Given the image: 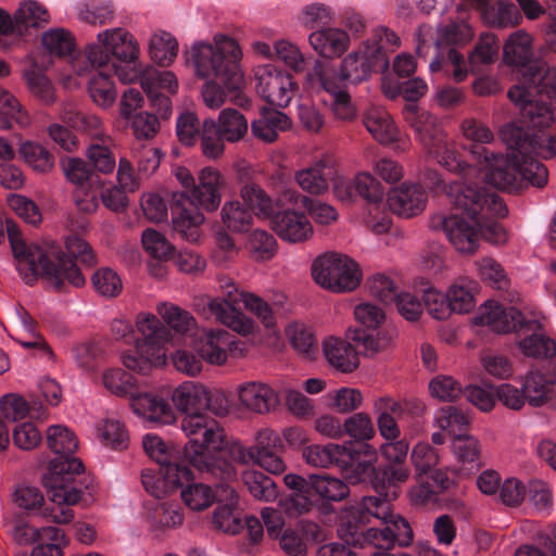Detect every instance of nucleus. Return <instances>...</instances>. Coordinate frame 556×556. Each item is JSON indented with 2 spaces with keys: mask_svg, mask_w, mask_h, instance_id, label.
<instances>
[{
  "mask_svg": "<svg viewBox=\"0 0 556 556\" xmlns=\"http://www.w3.org/2000/svg\"><path fill=\"white\" fill-rule=\"evenodd\" d=\"M166 326L152 316L144 318L148 332L141 321V374L147 365L160 367L165 365L168 343L182 342L186 348L179 349L172 359L177 370L194 376L202 368V361L220 365L227 359V351L237 349L233 336L225 330L199 329L194 318L176 305L163 303L157 307Z\"/></svg>",
  "mask_w": 556,
  "mask_h": 556,
  "instance_id": "3",
  "label": "nucleus"
},
{
  "mask_svg": "<svg viewBox=\"0 0 556 556\" xmlns=\"http://www.w3.org/2000/svg\"><path fill=\"white\" fill-rule=\"evenodd\" d=\"M135 325L126 317H117L111 323L112 338L119 343L131 345L132 349L121 353V362L126 370L110 369L103 374V384L112 393L119 396H128L135 414H139V334Z\"/></svg>",
  "mask_w": 556,
  "mask_h": 556,
  "instance_id": "16",
  "label": "nucleus"
},
{
  "mask_svg": "<svg viewBox=\"0 0 556 556\" xmlns=\"http://www.w3.org/2000/svg\"><path fill=\"white\" fill-rule=\"evenodd\" d=\"M190 444L189 440L182 450H176L156 434L148 433L143 437L141 446L144 453L160 466L155 480L141 471V484L154 497L161 498L173 488L190 480L192 468H197L191 457L186 456V447Z\"/></svg>",
  "mask_w": 556,
  "mask_h": 556,
  "instance_id": "14",
  "label": "nucleus"
},
{
  "mask_svg": "<svg viewBox=\"0 0 556 556\" xmlns=\"http://www.w3.org/2000/svg\"><path fill=\"white\" fill-rule=\"evenodd\" d=\"M291 127V121L281 111L262 106L258 117L251 122V132L254 138L264 142L273 143L278 139L280 132Z\"/></svg>",
  "mask_w": 556,
  "mask_h": 556,
  "instance_id": "29",
  "label": "nucleus"
},
{
  "mask_svg": "<svg viewBox=\"0 0 556 556\" xmlns=\"http://www.w3.org/2000/svg\"><path fill=\"white\" fill-rule=\"evenodd\" d=\"M218 296L202 295L193 301L194 309L205 318H213L241 333L250 331L251 323L244 319L243 309H249L266 328L275 325L270 306L261 298L240 291L229 278L219 280Z\"/></svg>",
  "mask_w": 556,
  "mask_h": 556,
  "instance_id": "11",
  "label": "nucleus"
},
{
  "mask_svg": "<svg viewBox=\"0 0 556 556\" xmlns=\"http://www.w3.org/2000/svg\"><path fill=\"white\" fill-rule=\"evenodd\" d=\"M42 46L51 54L65 58L72 54L75 41L72 34L63 28H54L42 35Z\"/></svg>",
  "mask_w": 556,
  "mask_h": 556,
  "instance_id": "55",
  "label": "nucleus"
},
{
  "mask_svg": "<svg viewBox=\"0 0 556 556\" xmlns=\"http://www.w3.org/2000/svg\"><path fill=\"white\" fill-rule=\"evenodd\" d=\"M175 177L186 191L173 193L170 202L173 229L187 241L197 242L200 238V226L204 222L200 208L207 212L218 208L224 180L220 173L213 167H205L200 172L198 185L186 167H178Z\"/></svg>",
  "mask_w": 556,
  "mask_h": 556,
  "instance_id": "10",
  "label": "nucleus"
},
{
  "mask_svg": "<svg viewBox=\"0 0 556 556\" xmlns=\"http://www.w3.org/2000/svg\"><path fill=\"white\" fill-rule=\"evenodd\" d=\"M60 166L66 180L75 188L89 186L92 172L87 163L79 157H67L60 162Z\"/></svg>",
  "mask_w": 556,
  "mask_h": 556,
  "instance_id": "61",
  "label": "nucleus"
},
{
  "mask_svg": "<svg viewBox=\"0 0 556 556\" xmlns=\"http://www.w3.org/2000/svg\"><path fill=\"white\" fill-rule=\"evenodd\" d=\"M22 76L26 83L27 90L39 102L46 105L55 102L56 96L54 86L36 65L23 71Z\"/></svg>",
  "mask_w": 556,
  "mask_h": 556,
  "instance_id": "42",
  "label": "nucleus"
},
{
  "mask_svg": "<svg viewBox=\"0 0 556 556\" xmlns=\"http://www.w3.org/2000/svg\"><path fill=\"white\" fill-rule=\"evenodd\" d=\"M308 41L321 56L334 58L340 56L348 49L350 39L344 30L327 26L313 31Z\"/></svg>",
  "mask_w": 556,
  "mask_h": 556,
  "instance_id": "33",
  "label": "nucleus"
},
{
  "mask_svg": "<svg viewBox=\"0 0 556 556\" xmlns=\"http://www.w3.org/2000/svg\"><path fill=\"white\" fill-rule=\"evenodd\" d=\"M412 462L415 466L418 480L425 475L437 468L439 464V454L434 447L428 443H418L412 453Z\"/></svg>",
  "mask_w": 556,
  "mask_h": 556,
  "instance_id": "64",
  "label": "nucleus"
},
{
  "mask_svg": "<svg viewBox=\"0 0 556 556\" xmlns=\"http://www.w3.org/2000/svg\"><path fill=\"white\" fill-rule=\"evenodd\" d=\"M328 67L338 74V77L342 79V86L346 87V83L358 84L365 80L372 72L387 70L389 67V60L381 45L367 42L363 50L344 58L340 71Z\"/></svg>",
  "mask_w": 556,
  "mask_h": 556,
  "instance_id": "23",
  "label": "nucleus"
},
{
  "mask_svg": "<svg viewBox=\"0 0 556 556\" xmlns=\"http://www.w3.org/2000/svg\"><path fill=\"white\" fill-rule=\"evenodd\" d=\"M224 135L217 129L214 119H205L202 125L201 149L205 156L216 159L222 155L225 144Z\"/></svg>",
  "mask_w": 556,
  "mask_h": 556,
  "instance_id": "59",
  "label": "nucleus"
},
{
  "mask_svg": "<svg viewBox=\"0 0 556 556\" xmlns=\"http://www.w3.org/2000/svg\"><path fill=\"white\" fill-rule=\"evenodd\" d=\"M340 446L334 443L308 445L303 448V457L307 464L315 467H337Z\"/></svg>",
  "mask_w": 556,
  "mask_h": 556,
  "instance_id": "58",
  "label": "nucleus"
},
{
  "mask_svg": "<svg viewBox=\"0 0 556 556\" xmlns=\"http://www.w3.org/2000/svg\"><path fill=\"white\" fill-rule=\"evenodd\" d=\"M114 146L111 137L92 142L86 150V156L93 168L104 175L112 174L116 167L115 155L112 151Z\"/></svg>",
  "mask_w": 556,
  "mask_h": 556,
  "instance_id": "44",
  "label": "nucleus"
},
{
  "mask_svg": "<svg viewBox=\"0 0 556 556\" xmlns=\"http://www.w3.org/2000/svg\"><path fill=\"white\" fill-rule=\"evenodd\" d=\"M14 339L26 349H37L49 357L53 355L50 346L37 332L36 320L27 312L20 315V329Z\"/></svg>",
  "mask_w": 556,
  "mask_h": 556,
  "instance_id": "46",
  "label": "nucleus"
},
{
  "mask_svg": "<svg viewBox=\"0 0 556 556\" xmlns=\"http://www.w3.org/2000/svg\"><path fill=\"white\" fill-rule=\"evenodd\" d=\"M503 54L504 61L517 70L518 84L507 96L521 106V121L531 126H552L556 109V67L533 58L531 38L523 31L509 36Z\"/></svg>",
  "mask_w": 556,
  "mask_h": 556,
  "instance_id": "6",
  "label": "nucleus"
},
{
  "mask_svg": "<svg viewBox=\"0 0 556 556\" xmlns=\"http://www.w3.org/2000/svg\"><path fill=\"white\" fill-rule=\"evenodd\" d=\"M390 344V337L375 339L374 332L350 327L346 340L329 338L324 342V354L328 363L342 372H352L358 367V354L374 355Z\"/></svg>",
  "mask_w": 556,
  "mask_h": 556,
  "instance_id": "18",
  "label": "nucleus"
},
{
  "mask_svg": "<svg viewBox=\"0 0 556 556\" xmlns=\"http://www.w3.org/2000/svg\"><path fill=\"white\" fill-rule=\"evenodd\" d=\"M476 283L471 280L460 279L452 285L447 291L453 313L464 314L475 306L473 289Z\"/></svg>",
  "mask_w": 556,
  "mask_h": 556,
  "instance_id": "57",
  "label": "nucleus"
},
{
  "mask_svg": "<svg viewBox=\"0 0 556 556\" xmlns=\"http://www.w3.org/2000/svg\"><path fill=\"white\" fill-rule=\"evenodd\" d=\"M84 469L78 457H54L42 477L50 501L54 504H77L81 498V482L77 477Z\"/></svg>",
  "mask_w": 556,
  "mask_h": 556,
  "instance_id": "20",
  "label": "nucleus"
},
{
  "mask_svg": "<svg viewBox=\"0 0 556 556\" xmlns=\"http://www.w3.org/2000/svg\"><path fill=\"white\" fill-rule=\"evenodd\" d=\"M217 129L229 142L241 140L248 132L249 123L242 113L235 109H224L218 118Z\"/></svg>",
  "mask_w": 556,
  "mask_h": 556,
  "instance_id": "50",
  "label": "nucleus"
},
{
  "mask_svg": "<svg viewBox=\"0 0 556 556\" xmlns=\"http://www.w3.org/2000/svg\"><path fill=\"white\" fill-rule=\"evenodd\" d=\"M554 394H556V382L540 372H530L521 390L508 383L501 384L496 389V400L511 409H520L526 401L531 406H542L544 401Z\"/></svg>",
  "mask_w": 556,
  "mask_h": 556,
  "instance_id": "22",
  "label": "nucleus"
},
{
  "mask_svg": "<svg viewBox=\"0 0 556 556\" xmlns=\"http://www.w3.org/2000/svg\"><path fill=\"white\" fill-rule=\"evenodd\" d=\"M256 91L267 103L286 108L294 96L295 84L289 73L275 64L260 65L254 72Z\"/></svg>",
  "mask_w": 556,
  "mask_h": 556,
  "instance_id": "24",
  "label": "nucleus"
},
{
  "mask_svg": "<svg viewBox=\"0 0 556 556\" xmlns=\"http://www.w3.org/2000/svg\"><path fill=\"white\" fill-rule=\"evenodd\" d=\"M446 197L450 214L433 215L430 227L442 230L457 251L475 252L480 237L494 244L506 241V232L495 219L507 214L498 194L476 182L458 180L448 186Z\"/></svg>",
  "mask_w": 556,
  "mask_h": 556,
  "instance_id": "4",
  "label": "nucleus"
},
{
  "mask_svg": "<svg viewBox=\"0 0 556 556\" xmlns=\"http://www.w3.org/2000/svg\"><path fill=\"white\" fill-rule=\"evenodd\" d=\"M91 282L94 290L108 299L117 296L123 289V283L117 273L106 267L98 269L92 275Z\"/></svg>",
  "mask_w": 556,
  "mask_h": 556,
  "instance_id": "60",
  "label": "nucleus"
},
{
  "mask_svg": "<svg viewBox=\"0 0 556 556\" xmlns=\"http://www.w3.org/2000/svg\"><path fill=\"white\" fill-rule=\"evenodd\" d=\"M175 406L186 413L180 420V429L190 439L186 447V456L216 457L229 456L242 463H255L266 471L278 475L286 470L281 454L285 443L279 434L269 429L258 431L255 445L249 448L241 443L227 440L219 424L201 410L211 408L210 392L202 386L186 381L178 386L172 395Z\"/></svg>",
  "mask_w": 556,
  "mask_h": 556,
  "instance_id": "2",
  "label": "nucleus"
},
{
  "mask_svg": "<svg viewBox=\"0 0 556 556\" xmlns=\"http://www.w3.org/2000/svg\"><path fill=\"white\" fill-rule=\"evenodd\" d=\"M354 315L356 320L361 324V326H356L355 328H359L368 332H374L375 339L388 336L390 337V341L392 340L391 334L386 331H379L377 329L386 317L384 312L377 305L371 303H362L355 307Z\"/></svg>",
  "mask_w": 556,
  "mask_h": 556,
  "instance_id": "54",
  "label": "nucleus"
},
{
  "mask_svg": "<svg viewBox=\"0 0 556 556\" xmlns=\"http://www.w3.org/2000/svg\"><path fill=\"white\" fill-rule=\"evenodd\" d=\"M49 17L47 9L39 2L24 1L14 14L16 33L22 35L28 27H41L49 22Z\"/></svg>",
  "mask_w": 556,
  "mask_h": 556,
  "instance_id": "45",
  "label": "nucleus"
},
{
  "mask_svg": "<svg viewBox=\"0 0 556 556\" xmlns=\"http://www.w3.org/2000/svg\"><path fill=\"white\" fill-rule=\"evenodd\" d=\"M366 129L383 144H390L397 138V128L390 114L382 108H370L363 117Z\"/></svg>",
  "mask_w": 556,
  "mask_h": 556,
  "instance_id": "38",
  "label": "nucleus"
},
{
  "mask_svg": "<svg viewBox=\"0 0 556 556\" xmlns=\"http://www.w3.org/2000/svg\"><path fill=\"white\" fill-rule=\"evenodd\" d=\"M500 43L492 34H482L469 54V64L473 73L480 71V66L495 62L498 54Z\"/></svg>",
  "mask_w": 556,
  "mask_h": 556,
  "instance_id": "52",
  "label": "nucleus"
},
{
  "mask_svg": "<svg viewBox=\"0 0 556 556\" xmlns=\"http://www.w3.org/2000/svg\"><path fill=\"white\" fill-rule=\"evenodd\" d=\"M241 403L249 409L263 414L279 403L278 394L267 384L249 382L239 390Z\"/></svg>",
  "mask_w": 556,
  "mask_h": 556,
  "instance_id": "35",
  "label": "nucleus"
},
{
  "mask_svg": "<svg viewBox=\"0 0 556 556\" xmlns=\"http://www.w3.org/2000/svg\"><path fill=\"white\" fill-rule=\"evenodd\" d=\"M281 200L307 208L312 217L319 224L327 225L337 219V212L331 205L314 201L292 188H286L281 191Z\"/></svg>",
  "mask_w": 556,
  "mask_h": 556,
  "instance_id": "41",
  "label": "nucleus"
},
{
  "mask_svg": "<svg viewBox=\"0 0 556 556\" xmlns=\"http://www.w3.org/2000/svg\"><path fill=\"white\" fill-rule=\"evenodd\" d=\"M148 55L160 67L170 66L178 55V41L168 31L156 30L148 42Z\"/></svg>",
  "mask_w": 556,
  "mask_h": 556,
  "instance_id": "36",
  "label": "nucleus"
},
{
  "mask_svg": "<svg viewBox=\"0 0 556 556\" xmlns=\"http://www.w3.org/2000/svg\"><path fill=\"white\" fill-rule=\"evenodd\" d=\"M466 41V34L458 25L446 26L441 35L438 46L434 47L437 52L435 59L430 63L431 72L443 71L453 77L456 83H462L468 75L465 59L454 47L441 48V42L447 46L460 45Z\"/></svg>",
  "mask_w": 556,
  "mask_h": 556,
  "instance_id": "25",
  "label": "nucleus"
},
{
  "mask_svg": "<svg viewBox=\"0 0 556 556\" xmlns=\"http://www.w3.org/2000/svg\"><path fill=\"white\" fill-rule=\"evenodd\" d=\"M194 465L216 486L217 507L213 515L214 526L225 533L237 534L243 529L242 513L238 507L236 491L237 470L229 456L195 457Z\"/></svg>",
  "mask_w": 556,
  "mask_h": 556,
  "instance_id": "13",
  "label": "nucleus"
},
{
  "mask_svg": "<svg viewBox=\"0 0 556 556\" xmlns=\"http://www.w3.org/2000/svg\"><path fill=\"white\" fill-rule=\"evenodd\" d=\"M403 116L426 150L445 136L437 117L419 108L417 103H406L403 108Z\"/></svg>",
  "mask_w": 556,
  "mask_h": 556,
  "instance_id": "27",
  "label": "nucleus"
},
{
  "mask_svg": "<svg viewBox=\"0 0 556 556\" xmlns=\"http://www.w3.org/2000/svg\"><path fill=\"white\" fill-rule=\"evenodd\" d=\"M476 323L489 326L496 332H515L523 337L518 345L526 356L549 358L556 355V343L543 332V326L536 316L527 317L516 307H505L489 301L476 316Z\"/></svg>",
  "mask_w": 556,
  "mask_h": 556,
  "instance_id": "12",
  "label": "nucleus"
},
{
  "mask_svg": "<svg viewBox=\"0 0 556 556\" xmlns=\"http://www.w3.org/2000/svg\"><path fill=\"white\" fill-rule=\"evenodd\" d=\"M240 58L239 46L229 38L216 45L198 42L185 52L187 65L193 68L197 77L205 80L202 98L208 108L218 109L227 98L240 108L250 106L251 100L242 91L244 80Z\"/></svg>",
  "mask_w": 556,
  "mask_h": 556,
  "instance_id": "8",
  "label": "nucleus"
},
{
  "mask_svg": "<svg viewBox=\"0 0 556 556\" xmlns=\"http://www.w3.org/2000/svg\"><path fill=\"white\" fill-rule=\"evenodd\" d=\"M344 434L356 440V442H367L374 438L376 431L371 419L365 413H356L343 420Z\"/></svg>",
  "mask_w": 556,
  "mask_h": 556,
  "instance_id": "62",
  "label": "nucleus"
},
{
  "mask_svg": "<svg viewBox=\"0 0 556 556\" xmlns=\"http://www.w3.org/2000/svg\"><path fill=\"white\" fill-rule=\"evenodd\" d=\"M242 482L255 500L271 502L278 496L275 481L261 471L244 470L242 472Z\"/></svg>",
  "mask_w": 556,
  "mask_h": 556,
  "instance_id": "43",
  "label": "nucleus"
},
{
  "mask_svg": "<svg viewBox=\"0 0 556 556\" xmlns=\"http://www.w3.org/2000/svg\"><path fill=\"white\" fill-rule=\"evenodd\" d=\"M241 198L255 211L256 216L270 219L271 228L280 239L298 243L313 235L308 217L295 207H283L286 204L295 205L290 201H282L281 194L274 202L260 186L251 182L242 187Z\"/></svg>",
  "mask_w": 556,
  "mask_h": 556,
  "instance_id": "15",
  "label": "nucleus"
},
{
  "mask_svg": "<svg viewBox=\"0 0 556 556\" xmlns=\"http://www.w3.org/2000/svg\"><path fill=\"white\" fill-rule=\"evenodd\" d=\"M377 450L368 442H355L341 445L337 458V468L351 483H369L377 498L383 500L382 481H378Z\"/></svg>",
  "mask_w": 556,
  "mask_h": 556,
  "instance_id": "19",
  "label": "nucleus"
},
{
  "mask_svg": "<svg viewBox=\"0 0 556 556\" xmlns=\"http://www.w3.org/2000/svg\"><path fill=\"white\" fill-rule=\"evenodd\" d=\"M521 118L520 115L500 129L502 140L511 151L506 156L485 146L494 138L489 127L473 118L462 124L463 134L469 141L464 150L479 167L482 180L508 192H520L529 186L544 187L548 170L532 154L544 159L556 156V135L548 131L551 126L527 125Z\"/></svg>",
  "mask_w": 556,
  "mask_h": 556,
  "instance_id": "1",
  "label": "nucleus"
},
{
  "mask_svg": "<svg viewBox=\"0 0 556 556\" xmlns=\"http://www.w3.org/2000/svg\"><path fill=\"white\" fill-rule=\"evenodd\" d=\"M141 90L147 94L153 112H141V138H151L160 129V118L167 119L172 114L168 94L178 91V80L170 71H161L151 65L141 66Z\"/></svg>",
  "mask_w": 556,
  "mask_h": 556,
  "instance_id": "17",
  "label": "nucleus"
},
{
  "mask_svg": "<svg viewBox=\"0 0 556 556\" xmlns=\"http://www.w3.org/2000/svg\"><path fill=\"white\" fill-rule=\"evenodd\" d=\"M47 444L54 454L66 457H74L73 454L78 447L75 433L62 425H53L48 428Z\"/></svg>",
  "mask_w": 556,
  "mask_h": 556,
  "instance_id": "47",
  "label": "nucleus"
},
{
  "mask_svg": "<svg viewBox=\"0 0 556 556\" xmlns=\"http://www.w3.org/2000/svg\"><path fill=\"white\" fill-rule=\"evenodd\" d=\"M141 424L144 427L153 425H169L176 420L170 404L163 397L141 393Z\"/></svg>",
  "mask_w": 556,
  "mask_h": 556,
  "instance_id": "37",
  "label": "nucleus"
},
{
  "mask_svg": "<svg viewBox=\"0 0 556 556\" xmlns=\"http://www.w3.org/2000/svg\"><path fill=\"white\" fill-rule=\"evenodd\" d=\"M312 496L314 506L321 504L327 507L331 502H341L350 494L349 485L339 478L328 475H311Z\"/></svg>",
  "mask_w": 556,
  "mask_h": 556,
  "instance_id": "34",
  "label": "nucleus"
},
{
  "mask_svg": "<svg viewBox=\"0 0 556 556\" xmlns=\"http://www.w3.org/2000/svg\"><path fill=\"white\" fill-rule=\"evenodd\" d=\"M202 480L205 482L193 483L194 473L189 481H185L181 485H177L173 488L167 494L176 491L177 489H181V497L186 505L194 510H203L207 508L213 502H217L216 496V486L214 485V481L205 478L202 472L194 468Z\"/></svg>",
  "mask_w": 556,
  "mask_h": 556,
  "instance_id": "31",
  "label": "nucleus"
},
{
  "mask_svg": "<svg viewBox=\"0 0 556 556\" xmlns=\"http://www.w3.org/2000/svg\"><path fill=\"white\" fill-rule=\"evenodd\" d=\"M426 200L427 194L421 186L404 182L388 193L387 204L393 214L410 218L424 211Z\"/></svg>",
  "mask_w": 556,
  "mask_h": 556,
  "instance_id": "28",
  "label": "nucleus"
},
{
  "mask_svg": "<svg viewBox=\"0 0 556 556\" xmlns=\"http://www.w3.org/2000/svg\"><path fill=\"white\" fill-rule=\"evenodd\" d=\"M5 232L15 260V267L27 285H34L39 277L43 278L53 289L62 290L65 281L74 287L85 285V277L74 263L76 261L91 267L96 264V255L89 244L77 236L66 239L65 255L58 247L27 243L17 225L12 219L3 222L0 216V244Z\"/></svg>",
  "mask_w": 556,
  "mask_h": 556,
  "instance_id": "5",
  "label": "nucleus"
},
{
  "mask_svg": "<svg viewBox=\"0 0 556 556\" xmlns=\"http://www.w3.org/2000/svg\"><path fill=\"white\" fill-rule=\"evenodd\" d=\"M336 161L332 156H324L315 165L301 169L295 174L296 184L311 194H321L328 190L330 182H333L334 190L341 200H352L358 194L367 201L368 217L367 225L376 233L387 232L392 224L390 216L382 212L384 208L383 188L377 179L367 173L358 174L353 184L346 182L337 177Z\"/></svg>",
  "mask_w": 556,
  "mask_h": 556,
  "instance_id": "9",
  "label": "nucleus"
},
{
  "mask_svg": "<svg viewBox=\"0 0 556 556\" xmlns=\"http://www.w3.org/2000/svg\"><path fill=\"white\" fill-rule=\"evenodd\" d=\"M98 40L104 43L106 50L115 56V61L130 59L138 54L132 36L124 29H106L98 35Z\"/></svg>",
  "mask_w": 556,
  "mask_h": 556,
  "instance_id": "39",
  "label": "nucleus"
},
{
  "mask_svg": "<svg viewBox=\"0 0 556 556\" xmlns=\"http://www.w3.org/2000/svg\"><path fill=\"white\" fill-rule=\"evenodd\" d=\"M308 76L314 86L330 96L332 111L338 118L352 121L356 116V109L351 102L346 87L342 86V79L332 68L321 62H316Z\"/></svg>",
  "mask_w": 556,
  "mask_h": 556,
  "instance_id": "26",
  "label": "nucleus"
},
{
  "mask_svg": "<svg viewBox=\"0 0 556 556\" xmlns=\"http://www.w3.org/2000/svg\"><path fill=\"white\" fill-rule=\"evenodd\" d=\"M88 91L91 100L101 108H111L115 102L116 90L114 83L111 77L102 71L91 76Z\"/></svg>",
  "mask_w": 556,
  "mask_h": 556,
  "instance_id": "51",
  "label": "nucleus"
},
{
  "mask_svg": "<svg viewBox=\"0 0 556 556\" xmlns=\"http://www.w3.org/2000/svg\"><path fill=\"white\" fill-rule=\"evenodd\" d=\"M409 445L405 440L396 439L388 441L380 446V452L383 458L388 462L387 465L378 467V481H382L383 500L375 496H364L359 502L354 505V514L350 517L343 527V533L351 541H354L351 531L361 519L374 517H382L384 526L382 530H370L367 534L369 538L376 540L382 546H390L393 542L402 545L407 544L413 538V529L409 522L399 514H393L391 510V502L396 500L400 494V489L409 477V468L407 465V454Z\"/></svg>",
  "mask_w": 556,
  "mask_h": 556,
  "instance_id": "7",
  "label": "nucleus"
},
{
  "mask_svg": "<svg viewBox=\"0 0 556 556\" xmlns=\"http://www.w3.org/2000/svg\"><path fill=\"white\" fill-rule=\"evenodd\" d=\"M244 203L249 208H245L240 202H229L223 206L222 220L228 230L245 232L251 228L253 222L251 212L255 214V211L245 201Z\"/></svg>",
  "mask_w": 556,
  "mask_h": 556,
  "instance_id": "48",
  "label": "nucleus"
},
{
  "mask_svg": "<svg viewBox=\"0 0 556 556\" xmlns=\"http://www.w3.org/2000/svg\"><path fill=\"white\" fill-rule=\"evenodd\" d=\"M452 452L463 465L464 473H470L481 467L479 443L472 435L457 434L453 438Z\"/></svg>",
  "mask_w": 556,
  "mask_h": 556,
  "instance_id": "40",
  "label": "nucleus"
},
{
  "mask_svg": "<svg viewBox=\"0 0 556 556\" xmlns=\"http://www.w3.org/2000/svg\"><path fill=\"white\" fill-rule=\"evenodd\" d=\"M11 535L18 545H29L43 538L58 541L62 536V531L56 527L49 526L38 529L24 521H16L12 526Z\"/></svg>",
  "mask_w": 556,
  "mask_h": 556,
  "instance_id": "49",
  "label": "nucleus"
},
{
  "mask_svg": "<svg viewBox=\"0 0 556 556\" xmlns=\"http://www.w3.org/2000/svg\"><path fill=\"white\" fill-rule=\"evenodd\" d=\"M286 485L292 491L285 500L286 511L290 516L308 513L316 500L312 496L311 478L303 479L298 475H287L283 478Z\"/></svg>",
  "mask_w": 556,
  "mask_h": 556,
  "instance_id": "32",
  "label": "nucleus"
},
{
  "mask_svg": "<svg viewBox=\"0 0 556 556\" xmlns=\"http://www.w3.org/2000/svg\"><path fill=\"white\" fill-rule=\"evenodd\" d=\"M312 273L318 285L333 292L352 291L361 282L358 265L349 256L338 253L317 257Z\"/></svg>",
  "mask_w": 556,
  "mask_h": 556,
  "instance_id": "21",
  "label": "nucleus"
},
{
  "mask_svg": "<svg viewBox=\"0 0 556 556\" xmlns=\"http://www.w3.org/2000/svg\"><path fill=\"white\" fill-rule=\"evenodd\" d=\"M418 481L420 483L418 495L427 502L431 501L433 496L447 491L454 484V480L447 471L438 468L425 475Z\"/></svg>",
  "mask_w": 556,
  "mask_h": 556,
  "instance_id": "56",
  "label": "nucleus"
},
{
  "mask_svg": "<svg viewBox=\"0 0 556 556\" xmlns=\"http://www.w3.org/2000/svg\"><path fill=\"white\" fill-rule=\"evenodd\" d=\"M427 153L448 172L455 173L463 178L467 177L471 172H476L459 147L454 142H450L446 136L427 150Z\"/></svg>",
  "mask_w": 556,
  "mask_h": 556,
  "instance_id": "30",
  "label": "nucleus"
},
{
  "mask_svg": "<svg viewBox=\"0 0 556 556\" xmlns=\"http://www.w3.org/2000/svg\"><path fill=\"white\" fill-rule=\"evenodd\" d=\"M21 157L35 170L48 173L54 166L53 155L41 144L26 141L18 149Z\"/></svg>",
  "mask_w": 556,
  "mask_h": 556,
  "instance_id": "53",
  "label": "nucleus"
},
{
  "mask_svg": "<svg viewBox=\"0 0 556 556\" xmlns=\"http://www.w3.org/2000/svg\"><path fill=\"white\" fill-rule=\"evenodd\" d=\"M437 421L442 430L447 431L454 438L457 434H465L464 432L469 426V417L463 409L455 406L443 408Z\"/></svg>",
  "mask_w": 556,
  "mask_h": 556,
  "instance_id": "63",
  "label": "nucleus"
}]
</instances>
